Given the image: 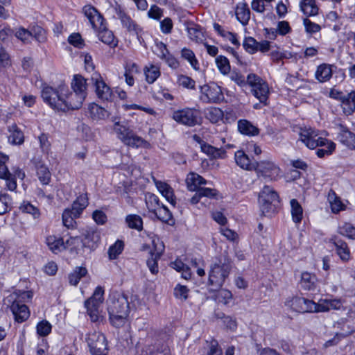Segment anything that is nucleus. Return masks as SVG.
<instances>
[{"label": "nucleus", "mask_w": 355, "mask_h": 355, "mask_svg": "<svg viewBox=\"0 0 355 355\" xmlns=\"http://www.w3.org/2000/svg\"><path fill=\"white\" fill-rule=\"evenodd\" d=\"M68 42L69 44L75 47L81 49L84 46V40L82 39L81 35L79 33H73L69 38Z\"/></svg>", "instance_id": "62"}, {"label": "nucleus", "mask_w": 355, "mask_h": 355, "mask_svg": "<svg viewBox=\"0 0 355 355\" xmlns=\"http://www.w3.org/2000/svg\"><path fill=\"white\" fill-rule=\"evenodd\" d=\"M91 79L98 98L103 101H112L114 97L112 89L105 83L101 75L94 73Z\"/></svg>", "instance_id": "14"}, {"label": "nucleus", "mask_w": 355, "mask_h": 355, "mask_svg": "<svg viewBox=\"0 0 355 355\" xmlns=\"http://www.w3.org/2000/svg\"><path fill=\"white\" fill-rule=\"evenodd\" d=\"M299 135V139L310 149H315L327 142V139L319 136L318 130L311 128H301Z\"/></svg>", "instance_id": "10"}, {"label": "nucleus", "mask_w": 355, "mask_h": 355, "mask_svg": "<svg viewBox=\"0 0 355 355\" xmlns=\"http://www.w3.org/2000/svg\"><path fill=\"white\" fill-rule=\"evenodd\" d=\"M238 130L241 134L245 135L254 136L259 134V129L245 119H241L238 121Z\"/></svg>", "instance_id": "30"}, {"label": "nucleus", "mask_w": 355, "mask_h": 355, "mask_svg": "<svg viewBox=\"0 0 355 355\" xmlns=\"http://www.w3.org/2000/svg\"><path fill=\"white\" fill-rule=\"evenodd\" d=\"M329 311V307L327 302V299L320 300L318 303L313 302V306L310 311V313H318Z\"/></svg>", "instance_id": "61"}, {"label": "nucleus", "mask_w": 355, "mask_h": 355, "mask_svg": "<svg viewBox=\"0 0 355 355\" xmlns=\"http://www.w3.org/2000/svg\"><path fill=\"white\" fill-rule=\"evenodd\" d=\"M304 26L305 27V30L308 33H315L320 31L321 28L320 26L312 22L309 19L305 18L304 19Z\"/></svg>", "instance_id": "64"}, {"label": "nucleus", "mask_w": 355, "mask_h": 355, "mask_svg": "<svg viewBox=\"0 0 355 355\" xmlns=\"http://www.w3.org/2000/svg\"><path fill=\"white\" fill-rule=\"evenodd\" d=\"M88 205V198L86 194L80 195L73 202L70 211L75 217H80L83 211Z\"/></svg>", "instance_id": "25"}, {"label": "nucleus", "mask_w": 355, "mask_h": 355, "mask_svg": "<svg viewBox=\"0 0 355 355\" xmlns=\"http://www.w3.org/2000/svg\"><path fill=\"white\" fill-rule=\"evenodd\" d=\"M104 290L101 286L96 288L92 296L85 302V306L96 304L100 306L103 301Z\"/></svg>", "instance_id": "41"}, {"label": "nucleus", "mask_w": 355, "mask_h": 355, "mask_svg": "<svg viewBox=\"0 0 355 355\" xmlns=\"http://www.w3.org/2000/svg\"><path fill=\"white\" fill-rule=\"evenodd\" d=\"M19 209L26 214L33 216L34 218H38L40 216V212L37 207L33 206L29 202L24 201L19 206Z\"/></svg>", "instance_id": "48"}, {"label": "nucleus", "mask_w": 355, "mask_h": 355, "mask_svg": "<svg viewBox=\"0 0 355 355\" xmlns=\"http://www.w3.org/2000/svg\"><path fill=\"white\" fill-rule=\"evenodd\" d=\"M247 83L251 87V92L261 103L267 105L270 93L269 87L266 81L254 73H250L247 76Z\"/></svg>", "instance_id": "6"}, {"label": "nucleus", "mask_w": 355, "mask_h": 355, "mask_svg": "<svg viewBox=\"0 0 355 355\" xmlns=\"http://www.w3.org/2000/svg\"><path fill=\"white\" fill-rule=\"evenodd\" d=\"M124 243L121 240H117L113 245H112L108 250V254L110 259H115L121 254L123 250Z\"/></svg>", "instance_id": "47"}, {"label": "nucleus", "mask_w": 355, "mask_h": 355, "mask_svg": "<svg viewBox=\"0 0 355 355\" xmlns=\"http://www.w3.org/2000/svg\"><path fill=\"white\" fill-rule=\"evenodd\" d=\"M11 64L10 55L5 49L0 46V71L2 68L10 67Z\"/></svg>", "instance_id": "60"}, {"label": "nucleus", "mask_w": 355, "mask_h": 355, "mask_svg": "<svg viewBox=\"0 0 355 355\" xmlns=\"http://www.w3.org/2000/svg\"><path fill=\"white\" fill-rule=\"evenodd\" d=\"M332 66L326 63L321 64L317 67L315 73V78L320 83L328 81L332 76Z\"/></svg>", "instance_id": "24"}, {"label": "nucleus", "mask_w": 355, "mask_h": 355, "mask_svg": "<svg viewBox=\"0 0 355 355\" xmlns=\"http://www.w3.org/2000/svg\"><path fill=\"white\" fill-rule=\"evenodd\" d=\"M98 37L102 42L110 46L114 47L117 45V42L114 38L113 33L106 28L104 23H103L101 28L98 29Z\"/></svg>", "instance_id": "28"}, {"label": "nucleus", "mask_w": 355, "mask_h": 355, "mask_svg": "<svg viewBox=\"0 0 355 355\" xmlns=\"http://www.w3.org/2000/svg\"><path fill=\"white\" fill-rule=\"evenodd\" d=\"M285 306L298 313H310L313 301L302 297H289L285 302Z\"/></svg>", "instance_id": "15"}, {"label": "nucleus", "mask_w": 355, "mask_h": 355, "mask_svg": "<svg viewBox=\"0 0 355 355\" xmlns=\"http://www.w3.org/2000/svg\"><path fill=\"white\" fill-rule=\"evenodd\" d=\"M328 200L334 213H338L345 209V205L341 202L334 191L331 190L328 194Z\"/></svg>", "instance_id": "39"}, {"label": "nucleus", "mask_w": 355, "mask_h": 355, "mask_svg": "<svg viewBox=\"0 0 355 355\" xmlns=\"http://www.w3.org/2000/svg\"><path fill=\"white\" fill-rule=\"evenodd\" d=\"M334 245L340 259L345 262L348 261L350 259V252L347 244L340 239H335Z\"/></svg>", "instance_id": "31"}, {"label": "nucleus", "mask_w": 355, "mask_h": 355, "mask_svg": "<svg viewBox=\"0 0 355 355\" xmlns=\"http://www.w3.org/2000/svg\"><path fill=\"white\" fill-rule=\"evenodd\" d=\"M144 73L146 81L150 84L153 83L160 76L159 68L157 66L150 64L149 67H145Z\"/></svg>", "instance_id": "43"}, {"label": "nucleus", "mask_w": 355, "mask_h": 355, "mask_svg": "<svg viewBox=\"0 0 355 355\" xmlns=\"http://www.w3.org/2000/svg\"><path fill=\"white\" fill-rule=\"evenodd\" d=\"M31 33H32V38L34 37L39 42L43 43L46 40V31L41 26H34Z\"/></svg>", "instance_id": "57"}, {"label": "nucleus", "mask_w": 355, "mask_h": 355, "mask_svg": "<svg viewBox=\"0 0 355 355\" xmlns=\"http://www.w3.org/2000/svg\"><path fill=\"white\" fill-rule=\"evenodd\" d=\"M85 99V97L81 94L72 92L67 94L64 92V95L62 96V101L65 107L62 106L60 111L66 112L69 110H78L81 107Z\"/></svg>", "instance_id": "19"}, {"label": "nucleus", "mask_w": 355, "mask_h": 355, "mask_svg": "<svg viewBox=\"0 0 355 355\" xmlns=\"http://www.w3.org/2000/svg\"><path fill=\"white\" fill-rule=\"evenodd\" d=\"M254 171L258 176H261L270 181H276L280 177V168L271 160L256 162Z\"/></svg>", "instance_id": "8"}, {"label": "nucleus", "mask_w": 355, "mask_h": 355, "mask_svg": "<svg viewBox=\"0 0 355 355\" xmlns=\"http://www.w3.org/2000/svg\"><path fill=\"white\" fill-rule=\"evenodd\" d=\"M87 341L92 355H107V343L103 334L97 331L89 334Z\"/></svg>", "instance_id": "9"}, {"label": "nucleus", "mask_w": 355, "mask_h": 355, "mask_svg": "<svg viewBox=\"0 0 355 355\" xmlns=\"http://www.w3.org/2000/svg\"><path fill=\"white\" fill-rule=\"evenodd\" d=\"M300 8L306 16H314L318 12L315 0H302L300 3Z\"/></svg>", "instance_id": "38"}, {"label": "nucleus", "mask_w": 355, "mask_h": 355, "mask_svg": "<svg viewBox=\"0 0 355 355\" xmlns=\"http://www.w3.org/2000/svg\"><path fill=\"white\" fill-rule=\"evenodd\" d=\"M11 198L8 194L3 193L0 195V215H3L8 212L11 207Z\"/></svg>", "instance_id": "56"}, {"label": "nucleus", "mask_w": 355, "mask_h": 355, "mask_svg": "<svg viewBox=\"0 0 355 355\" xmlns=\"http://www.w3.org/2000/svg\"><path fill=\"white\" fill-rule=\"evenodd\" d=\"M125 222L128 224V226L131 229H135L138 231H141L143 228L142 219L138 215H128L125 218Z\"/></svg>", "instance_id": "44"}, {"label": "nucleus", "mask_w": 355, "mask_h": 355, "mask_svg": "<svg viewBox=\"0 0 355 355\" xmlns=\"http://www.w3.org/2000/svg\"><path fill=\"white\" fill-rule=\"evenodd\" d=\"M338 233L349 239H355V227L350 223H345L338 227Z\"/></svg>", "instance_id": "51"}, {"label": "nucleus", "mask_w": 355, "mask_h": 355, "mask_svg": "<svg viewBox=\"0 0 355 355\" xmlns=\"http://www.w3.org/2000/svg\"><path fill=\"white\" fill-rule=\"evenodd\" d=\"M71 87L73 89V92L81 94L83 96L86 97V80L79 75L74 76V78L71 82Z\"/></svg>", "instance_id": "35"}, {"label": "nucleus", "mask_w": 355, "mask_h": 355, "mask_svg": "<svg viewBox=\"0 0 355 355\" xmlns=\"http://www.w3.org/2000/svg\"><path fill=\"white\" fill-rule=\"evenodd\" d=\"M66 89L60 86L58 89L50 86H44L42 90V98L52 109L60 111L63 104L62 96L64 95Z\"/></svg>", "instance_id": "7"}, {"label": "nucleus", "mask_w": 355, "mask_h": 355, "mask_svg": "<svg viewBox=\"0 0 355 355\" xmlns=\"http://www.w3.org/2000/svg\"><path fill=\"white\" fill-rule=\"evenodd\" d=\"M205 115L206 119L210 121L213 123H216L219 121L222 120L224 113L218 107H210L205 110Z\"/></svg>", "instance_id": "36"}, {"label": "nucleus", "mask_w": 355, "mask_h": 355, "mask_svg": "<svg viewBox=\"0 0 355 355\" xmlns=\"http://www.w3.org/2000/svg\"><path fill=\"white\" fill-rule=\"evenodd\" d=\"M317 278L315 275L304 272L301 275L300 285L306 291H313L316 288Z\"/></svg>", "instance_id": "27"}, {"label": "nucleus", "mask_w": 355, "mask_h": 355, "mask_svg": "<svg viewBox=\"0 0 355 355\" xmlns=\"http://www.w3.org/2000/svg\"><path fill=\"white\" fill-rule=\"evenodd\" d=\"M257 43L253 37H246L243 42V46L244 49L250 53H254L257 51Z\"/></svg>", "instance_id": "59"}, {"label": "nucleus", "mask_w": 355, "mask_h": 355, "mask_svg": "<svg viewBox=\"0 0 355 355\" xmlns=\"http://www.w3.org/2000/svg\"><path fill=\"white\" fill-rule=\"evenodd\" d=\"M87 110L89 116L95 121L104 120L110 115L106 110L96 103H90Z\"/></svg>", "instance_id": "23"}, {"label": "nucleus", "mask_w": 355, "mask_h": 355, "mask_svg": "<svg viewBox=\"0 0 355 355\" xmlns=\"http://www.w3.org/2000/svg\"><path fill=\"white\" fill-rule=\"evenodd\" d=\"M181 55L183 58L188 60L193 69H197L198 62L196 58L194 53L191 49L183 48L181 51Z\"/></svg>", "instance_id": "55"}, {"label": "nucleus", "mask_w": 355, "mask_h": 355, "mask_svg": "<svg viewBox=\"0 0 355 355\" xmlns=\"http://www.w3.org/2000/svg\"><path fill=\"white\" fill-rule=\"evenodd\" d=\"M110 324L116 328L123 327L130 313L128 297L119 292H112L107 300Z\"/></svg>", "instance_id": "1"}, {"label": "nucleus", "mask_w": 355, "mask_h": 355, "mask_svg": "<svg viewBox=\"0 0 355 355\" xmlns=\"http://www.w3.org/2000/svg\"><path fill=\"white\" fill-rule=\"evenodd\" d=\"M83 12L88 19L93 28H101L104 22V18L96 8L91 5H86L83 8Z\"/></svg>", "instance_id": "20"}, {"label": "nucleus", "mask_w": 355, "mask_h": 355, "mask_svg": "<svg viewBox=\"0 0 355 355\" xmlns=\"http://www.w3.org/2000/svg\"><path fill=\"white\" fill-rule=\"evenodd\" d=\"M232 263L227 253L220 254L213 259L209 270L208 284L213 287V290L220 289L228 278Z\"/></svg>", "instance_id": "2"}, {"label": "nucleus", "mask_w": 355, "mask_h": 355, "mask_svg": "<svg viewBox=\"0 0 355 355\" xmlns=\"http://www.w3.org/2000/svg\"><path fill=\"white\" fill-rule=\"evenodd\" d=\"M87 309V311L91 320L94 322H99L102 320L103 317L100 315L98 307L99 306L96 304H89L88 306H85Z\"/></svg>", "instance_id": "54"}, {"label": "nucleus", "mask_w": 355, "mask_h": 355, "mask_svg": "<svg viewBox=\"0 0 355 355\" xmlns=\"http://www.w3.org/2000/svg\"><path fill=\"white\" fill-rule=\"evenodd\" d=\"M51 323L46 320L39 322L36 326L37 333L42 337L48 336L51 333Z\"/></svg>", "instance_id": "50"}, {"label": "nucleus", "mask_w": 355, "mask_h": 355, "mask_svg": "<svg viewBox=\"0 0 355 355\" xmlns=\"http://www.w3.org/2000/svg\"><path fill=\"white\" fill-rule=\"evenodd\" d=\"M236 15L237 19L243 25L248 24L250 18V11L247 3H240L236 8Z\"/></svg>", "instance_id": "33"}, {"label": "nucleus", "mask_w": 355, "mask_h": 355, "mask_svg": "<svg viewBox=\"0 0 355 355\" xmlns=\"http://www.w3.org/2000/svg\"><path fill=\"white\" fill-rule=\"evenodd\" d=\"M154 213L157 217L163 222L168 223L169 220L172 218L171 213L168 209L163 204H162L160 207L154 209Z\"/></svg>", "instance_id": "46"}, {"label": "nucleus", "mask_w": 355, "mask_h": 355, "mask_svg": "<svg viewBox=\"0 0 355 355\" xmlns=\"http://www.w3.org/2000/svg\"><path fill=\"white\" fill-rule=\"evenodd\" d=\"M235 161L236 164L243 169L254 170L256 162H252L243 150H238L235 153Z\"/></svg>", "instance_id": "21"}, {"label": "nucleus", "mask_w": 355, "mask_h": 355, "mask_svg": "<svg viewBox=\"0 0 355 355\" xmlns=\"http://www.w3.org/2000/svg\"><path fill=\"white\" fill-rule=\"evenodd\" d=\"M201 150L214 159L223 158L225 155V150L222 148H215L205 142L201 144Z\"/></svg>", "instance_id": "32"}, {"label": "nucleus", "mask_w": 355, "mask_h": 355, "mask_svg": "<svg viewBox=\"0 0 355 355\" xmlns=\"http://www.w3.org/2000/svg\"><path fill=\"white\" fill-rule=\"evenodd\" d=\"M80 239L78 237H71L67 241L66 243L62 238L58 237L54 235H51L46 237V243L50 250L53 253L57 254L62 250H64L67 246L71 245L76 242H79Z\"/></svg>", "instance_id": "17"}, {"label": "nucleus", "mask_w": 355, "mask_h": 355, "mask_svg": "<svg viewBox=\"0 0 355 355\" xmlns=\"http://www.w3.org/2000/svg\"><path fill=\"white\" fill-rule=\"evenodd\" d=\"M216 62L219 71L223 73L227 74L230 71V65L228 59L223 55H219L216 58Z\"/></svg>", "instance_id": "53"}, {"label": "nucleus", "mask_w": 355, "mask_h": 355, "mask_svg": "<svg viewBox=\"0 0 355 355\" xmlns=\"http://www.w3.org/2000/svg\"><path fill=\"white\" fill-rule=\"evenodd\" d=\"M114 121V130L117 135V137L126 146L132 148H145L150 146L149 143L142 137L136 135L129 127L120 124L119 121Z\"/></svg>", "instance_id": "4"}, {"label": "nucleus", "mask_w": 355, "mask_h": 355, "mask_svg": "<svg viewBox=\"0 0 355 355\" xmlns=\"http://www.w3.org/2000/svg\"><path fill=\"white\" fill-rule=\"evenodd\" d=\"M16 37L22 41L24 43H28L32 39V33L30 31L19 28L15 33Z\"/></svg>", "instance_id": "58"}, {"label": "nucleus", "mask_w": 355, "mask_h": 355, "mask_svg": "<svg viewBox=\"0 0 355 355\" xmlns=\"http://www.w3.org/2000/svg\"><path fill=\"white\" fill-rule=\"evenodd\" d=\"M114 10L123 27L125 28L130 34L139 37L141 31L140 26L125 13L120 6L116 5L114 7Z\"/></svg>", "instance_id": "16"}, {"label": "nucleus", "mask_w": 355, "mask_h": 355, "mask_svg": "<svg viewBox=\"0 0 355 355\" xmlns=\"http://www.w3.org/2000/svg\"><path fill=\"white\" fill-rule=\"evenodd\" d=\"M77 218L73 216L69 208L65 209L62 213L63 225L67 228H73L76 224L75 219Z\"/></svg>", "instance_id": "49"}, {"label": "nucleus", "mask_w": 355, "mask_h": 355, "mask_svg": "<svg viewBox=\"0 0 355 355\" xmlns=\"http://www.w3.org/2000/svg\"><path fill=\"white\" fill-rule=\"evenodd\" d=\"M10 135L9 141L13 144H21L24 142V134L16 124H12L8 128Z\"/></svg>", "instance_id": "37"}, {"label": "nucleus", "mask_w": 355, "mask_h": 355, "mask_svg": "<svg viewBox=\"0 0 355 355\" xmlns=\"http://www.w3.org/2000/svg\"><path fill=\"white\" fill-rule=\"evenodd\" d=\"M259 202L262 214L270 216L279 202V196L272 188L265 186L259 193Z\"/></svg>", "instance_id": "5"}, {"label": "nucleus", "mask_w": 355, "mask_h": 355, "mask_svg": "<svg viewBox=\"0 0 355 355\" xmlns=\"http://www.w3.org/2000/svg\"><path fill=\"white\" fill-rule=\"evenodd\" d=\"M157 47L159 50V57L162 60H164L170 67L173 69L178 68L179 66V62L174 56L169 53L166 44L160 42L159 44H157Z\"/></svg>", "instance_id": "22"}, {"label": "nucleus", "mask_w": 355, "mask_h": 355, "mask_svg": "<svg viewBox=\"0 0 355 355\" xmlns=\"http://www.w3.org/2000/svg\"><path fill=\"white\" fill-rule=\"evenodd\" d=\"M153 248L149 252L150 257L146 261V264L151 273L155 275L159 272L157 261L164 252V245L159 239H153L152 241Z\"/></svg>", "instance_id": "13"}, {"label": "nucleus", "mask_w": 355, "mask_h": 355, "mask_svg": "<svg viewBox=\"0 0 355 355\" xmlns=\"http://www.w3.org/2000/svg\"><path fill=\"white\" fill-rule=\"evenodd\" d=\"M37 175L43 184H48L51 180V173L43 164L37 166Z\"/></svg>", "instance_id": "45"}, {"label": "nucleus", "mask_w": 355, "mask_h": 355, "mask_svg": "<svg viewBox=\"0 0 355 355\" xmlns=\"http://www.w3.org/2000/svg\"><path fill=\"white\" fill-rule=\"evenodd\" d=\"M82 236L83 239L81 241L83 246L90 250H94L100 242V232L96 227H87L83 230Z\"/></svg>", "instance_id": "18"}, {"label": "nucleus", "mask_w": 355, "mask_h": 355, "mask_svg": "<svg viewBox=\"0 0 355 355\" xmlns=\"http://www.w3.org/2000/svg\"><path fill=\"white\" fill-rule=\"evenodd\" d=\"M87 270L84 267H76L75 270L69 275V282L71 285L76 286L80 279L85 277Z\"/></svg>", "instance_id": "42"}, {"label": "nucleus", "mask_w": 355, "mask_h": 355, "mask_svg": "<svg viewBox=\"0 0 355 355\" xmlns=\"http://www.w3.org/2000/svg\"><path fill=\"white\" fill-rule=\"evenodd\" d=\"M206 183V180L202 176L195 173H191L187 178V187L191 191L198 189L199 186Z\"/></svg>", "instance_id": "34"}, {"label": "nucleus", "mask_w": 355, "mask_h": 355, "mask_svg": "<svg viewBox=\"0 0 355 355\" xmlns=\"http://www.w3.org/2000/svg\"><path fill=\"white\" fill-rule=\"evenodd\" d=\"M338 139L347 147L349 148H355V135L343 126L340 128Z\"/></svg>", "instance_id": "26"}, {"label": "nucleus", "mask_w": 355, "mask_h": 355, "mask_svg": "<svg viewBox=\"0 0 355 355\" xmlns=\"http://www.w3.org/2000/svg\"><path fill=\"white\" fill-rule=\"evenodd\" d=\"M322 146H325L326 148L318 149L316 151V155L320 158H322L326 155L332 154L335 150L336 144L333 141L327 139V142H324Z\"/></svg>", "instance_id": "52"}, {"label": "nucleus", "mask_w": 355, "mask_h": 355, "mask_svg": "<svg viewBox=\"0 0 355 355\" xmlns=\"http://www.w3.org/2000/svg\"><path fill=\"white\" fill-rule=\"evenodd\" d=\"M32 297L31 291H16L4 298V305L10 308L17 322H22L29 318L30 312L24 302Z\"/></svg>", "instance_id": "3"}, {"label": "nucleus", "mask_w": 355, "mask_h": 355, "mask_svg": "<svg viewBox=\"0 0 355 355\" xmlns=\"http://www.w3.org/2000/svg\"><path fill=\"white\" fill-rule=\"evenodd\" d=\"M291 207V215L293 220L295 223H299L302 219L303 209L296 199H292L290 202Z\"/></svg>", "instance_id": "40"}, {"label": "nucleus", "mask_w": 355, "mask_h": 355, "mask_svg": "<svg viewBox=\"0 0 355 355\" xmlns=\"http://www.w3.org/2000/svg\"><path fill=\"white\" fill-rule=\"evenodd\" d=\"M341 105L344 112L347 114H351L355 111V90L344 95Z\"/></svg>", "instance_id": "29"}, {"label": "nucleus", "mask_w": 355, "mask_h": 355, "mask_svg": "<svg viewBox=\"0 0 355 355\" xmlns=\"http://www.w3.org/2000/svg\"><path fill=\"white\" fill-rule=\"evenodd\" d=\"M200 100L205 103H218L224 98L221 87L215 83L200 87Z\"/></svg>", "instance_id": "11"}, {"label": "nucleus", "mask_w": 355, "mask_h": 355, "mask_svg": "<svg viewBox=\"0 0 355 355\" xmlns=\"http://www.w3.org/2000/svg\"><path fill=\"white\" fill-rule=\"evenodd\" d=\"M171 117L177 123L189 127L195 126L198 123L197 112L191 108L175 110Z\"/></svg>", "instance_id": "12"}, {"label": "nucleus", "mask_w": 355, "mask_h": 355, "mask_svg": "<svg viewBox=\"0 0 355 355\" xmlns=\"http://www.w3.org/2000/svg\"><path fill=\"white\" fill-rule=\"evenodd\" d=\"M189 289L185 286L177 285L174 288V295L180 300H186L188 297Z\"/></svg>", "instance_id": "63"}]
</instances>
